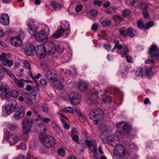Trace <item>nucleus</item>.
Returning a JSON list of instances; mask_svg holds the SVG:
<instances>
[{"mask_svg":"<svg viewBox=\"0 0 159 159\" xmlns=\"http://www.w3.org/2000/svg\"><path fill=\"white\" fill-rule=\"evenodd\" d=\"M56 45L51 41H48L45 45L41 44L35 47L36 54L39 58H44L46 54V51L49 55L53 54L56 51Z\"/></svg>","mask_w":159,"mask_h":159,"instance_id":"1","label":"nucleus"},{"mask_svg":"<svg viewBox=\"0 0 159 159\" xmlns=\"http://www.w3.org/2000/svg\"><path fill=\"white\" fill-rule=\"evenodd\" d=\"M45 76L52 86L59 89H63V86L58 80L57 74L54 71L47 70Z\"/></svg>","mask_w":159,"mask_h":159,"instance_id":"2","label":"nucleus"},{"mask_svg":"<svg viewBox=\"0 0 159 159\" xmlns=\"http://www.w3.org/2000/svg\"><path fill=\"white\" fill-rule=\"evenodd\" d=\"M104 113L100 108L95 109L91 110L89 113L90 118L93 121V123L98 125L99 121L103 118Z\"/></svg>","mask_w":159,"mask_h":159,"instance_id":"3","label":"nucleus"},{"mask_svg":"<svg viewBox=\"0 0 159 159\" xmlns=\"http://www.w3.org/2000/svg\"><path fill=\"white\" fill-rule=\"evenodd\" d=\"M4 139L8 142L10 145L16 144L20 140V137L17 135L11 134L9 131L6 130L4 131Z\"/></svg>","mask_w":159,"mask_h":159,"instance_id":"4","label":"nucleus"},{"mask_svg":"<svg viewBox=\"0 0 159 159\" xmlns=\"http://www.w3.org/2000/svg\"><path fill=\"white\" fill-rule=\"evenodd\" d=\"M17 104L16 101L13 100L11 103L6 104L5 110H3L2 115L4 116H7L16 110Z\"/></svg>","mask_w":159,"mask_h":159,"instance_id":"5","label":"nucleus"},{"mask_svg":"<svg viewBox=\"0 0 159 159\" xmlns=\"http://www.w3.org/2000/svg\"><path fill=\"white\" fill-rule=\"evenodd\" d=\"M32 120L28 118H24L21 122L22 129L23 133L27 135L30 132L32 126Z\"/></svg>","mask_w":159,"mask_h":159,"instance_id":"6","label":"nucleus"},{"mask_svg":"<svg viewBox=\"0 0 159 159\" xmlns=\"http://www.w3.org/2000/svg\"><path fill=\"white\" fill-rule=\"evenodd\" d=\"M115 147L114 151V155L116 158L121 159L125 156L126 151L124 146L121 144H115Z\"/></svg>","mask_w":159,"mask_h":159,"instance_id":"7","label":"nucleus"},{"mask_svg":"<svg viewBox=\"0 0 159 159\" xmlns=\"http://www.w3.org/2000/svg\"><path fill=\"white\" fill-rule=\"evenodd\" d=\"M27 25L28 26V31L29 34L33 36H35L37 32L38 23L33 20L30 19L27 22Z\"/></svg>","mask_w":159,"mask_h":159,"instance_id":"8","label":"nucleus"},{"mask_svg":"<svg viewBox=\"0 0 159 159\" xmlns=\"http://www.w3.org/2000/svg\"><path fill=\"white\" fill-rule=\"evenodd\" d=\"M115 47L118 50H121L122 49L120 53L121 56L122 57H125L129 52V50L128 45L125 44L123 45L120 44L119 41L116 39L113 41Z\"/></svg>","mask_w":159,"mask_h":159,"instance_id":"9","label":"nucleus"},{"mask_svg":"<svg viewBox=\"0 0 159 159\" xmlns=\"http://www.w3.org/2000/svg\"><path fill=\"white\" fill-rule=\"evenodd\" d=\"M69 98L71 103L75 106L78 105L80 102V95L76 92H72L68 94Z\"/></svg>","mask_w":159,"mask_h":159,"instance_id":"10","label":"nucleus"},{"mask_svg":"<svg viewBox=\"0 0 159 159\" xmlns=\"http://www.w3.org/2000/svg\"><path fill=\"white\" fill-rule=\"evenodd\" d=\"M25 34L24 33L19 34L18 36H14L11 38L10 43L15 47L20 46L22 44V39L24 38Z\"/></svg>","mask_w":159,"mask_h":159,"instance_id":"11","label":"nucleus"},{"mask_svg":"<svg viewBox=\"0 0 159 159\" xmlns=\"http://www.w3.org/2000/svg\"><path fill=\"white\" fill-rule=\"evenodd\" d=\"M2 90H3V91L0 93V97L2 100L10 97L11 93L9 88L5 85H3L2 82L0 81V91Z\"/></svg>","mask_w":159,"mask_h":159,"instance_id":"12","label":"nucleus"},{"mask_svg":"<svg viewBox=\"0 0 159 159\" xmlns=\"http://www.w3.org/2000/svg\"><path fill=\"white\" fill-rule=\"evenodd\" d=\"M41 141L43 144L48 148L52 147L55 144V140L52 136L45 135L42 138Z\"/></svg>","mask_w":159,"mask_h":159,"instance_id":"13","label":"nucleus"},{"mask_svg":"<svg viewBox=\"0 0 159 159\" xmlns=\"http://www.w3.org/2000/svg\"><path fill=\"white\" fill-rule=\"evenodd\" d=\"M149 54L151 57L153 59H157L159 56V49L154 45H152L150 47Z\"/></svg>","mask_w":159,"mask_h":159,"instance_id":"14","label":"nucleus"},{"mask_svg":"<svg viewBox=\"0 0 159 159\" xmlns=\"http://www.w3.org/2000/svg\"><path fill=\"white\" fill-rule=\"evenodd\" d=\"M37 40L39 41L45 42L48 39L47 34L43 30H41L39 33H37L35 35Z\"/></svg>","mask_w":159,"mask_h":159,"instance_id":"15","label":"nucleus"},{"mask_svg":"<svg viewBox=\"0 0 159 159\" xmlns=\"http://www.w3.org/2000/svg\"><path fill=\"white\" fill-rule=\"evenodd\" d=\"M104 140L107 141L109 145L115 146V144H117V143L115 142H118L119 139L116 136L111 135L106 138Z\"/></svg>","mask_w":159,"mask_h":159,"instance_id":"16","label":"nucleus"},{"mask_svg":"<svg viewBox=\"0 0 159 159\" xmlns=\"http://www.w3.org/2000/svg\"><path fill=\"white\" fill-rule=\"evenodd\" d=\"M0 23L2 25H6L9 23V18L7 14H2L0 16Z\"/></svg>","mask_w":159,"mask_h":159,"instance_id":"17","label":"nucleus"},{"mask_svg":"<svg viewBox=\"0 0 159 159\" xmlns=\"http://www.w3.org/2000/svg\"><path fill=\"white\" fill-rule=\"evenodd\" d=\"M34 46L32 45H27L25 48L24 51L25 53L28 56H31L33 55L34 51L36 53V50Z\"/></svg>","mask_w":159,"mask_h":159,"instance_id":"18","label":"nucleus"},{"mask_svg":"<svg viewBox=\"0 0 159 159\" xmlns=\"http://www.w3.org/2000/svg\"><path fill=\"white\" fill-rule=\"evenodd\" d=\"M117 127L118 128L122 127L125 133H128L131 130V128L129 127L128 124L124 122H122L117 125Z\"/></svg>","mask_w":159,"mask_h":159,"instance_id":"19","label":"nucleus"},{"mask_svg":"<svg viewBox=\"0 0 159 159\" xmlns=\"http://www.w3.org/2000/svg\"><path fill=\"white\" fill-rule=\"evenodd\" d=\"M97 97L98 98L101 97L100 98L102 100L103 102H107L106 99H105V97L106 96L108 93L106 90L105 89L101 90L100 91L98 92Z\"/></svg>","mask_w":159,"mask_h":159,"instance_id":"20","label":"nucleus"},{"mask_svg":"<svg viewBox=\"0 0 159 159\" xmlns=\"http://www.w3.org/2000/svg\"><path fill=\"white\" fill-rule=\"evenodd\" d=\"M65 33V30L62 27L57 30L52 35L53 38L56 39L61 37L62 36L63 34Z\"/></svg>","mask_w":159,"mask_h":159,"instance_id":"21","label":"nucleus"},{"mask_svg":"<svg viewBox=\"0 0 159 159\" xmlns=\"http://www.w3.org/2000/svg\"><path fill=\"white\" fill-rule=\"evenodd\" d=\"M62 25L64 26V29H65V33L67 32L66 36H68L70 35V25L69 22L66 20H63L62 22Z\"/></svg>","mask_w":159,"mask_h":159,"instance_id":"22","label":"nucleus"},{"mask_svg":"<svg viewBox=\"0 0 159 159\" xmlns=\"http://www.w3.org/2000/svg\"><path fill=\"white\" fill-rule=\"evenodd\" d=\"M25 113L22 111H16L13 115V117L15 120H19L23 118Z\"/></svg>","mask_w":159,"mask_h":159,"instance_id":"23","label":"nucleus"},{"mask_svg":"<svg viewBox=\"0 0 159 159\" xmlns=\"http://www.w3.org/2000/svg\"><path fill=\"white\" fill-rule=\"evenodd\" d=\"M74 112L77 116L78 117L79 120L82 122H84L86 120V117L81 112L78 111L77 110L75 109L74 110Z\"/></svg>","mask_w":159,"mask_h":159,"instance_id":"24","label":"nucleus"},{"mask_svg":"<svg viewBox=\"0 0 159 159\" xmlns=\"http://www.w3.org/2000/svg\"><path fill=\"white\" fill-rule=\"evenodd\" d=\"M15 81V84L19 87L20 88H23L24 87V83L23 81L24 80L22 79H18L16 78V77L15 78L13 79Z\"/></svg>","mask_w":159,"mask_h":159,"instance_id":"25","label":"nucleus"},{"mask_svg":"<svg viewBox=\"0 0 159 159\" xmlns=\"http://www.w3.org/2000/svg\"><path fill=\"white\" fill-rule=\"evenodd\" d=\"M51 4L52 8L55 11H58L61 8L60 5L56 2L52 1Z\"/></svg>","mask_w":159,"mask_h":159,"instance_id":"26","label":"nucleus"},{"mask_svg":"<svg viewBox=\"0 0 159 159\" xmlns=\"http://www.w3.org/2000/svg\"><path fill=\"white\" fill-rule=\"evenodd\" d=\"M78 132L75 130L74 129L72 131L71 138L72 140L75 142H78L79 140V138L78 136Z\"/></svg>","mask_w":159,"mask_h":159,"instance_id":"27","label":"nucleus"},{"mask_svg":"<svg viewBox=\"0 0 159 159\" xmlns=\"http://www.w3.org/2000/svg\"><path fill=\"white\" fill-rule=\"evenodd\" d=\"M151 68H148L146 67L145 70V76L147 78H150L153 76L154 73L151 70Z\"/></svg>","mask_w":159,"mask_h":159,"instance_id":"28","label":"nucleus"},{"mask_svg":"<svg viewBox=\"0 0 159 159\" xmlns=\"http://www.w3.org/2000/svg\"><path fill=\"white\" fill-rule=\"evenodd\" d=\"M38 117L39 119V120L46 123L50 122L51 121V119L50 118L44 117L41 114H39L38 115Z\"/></svg>","mask_w":159,"mask_h":159,"instance_id":"29","label":"nucleus"},{"mask_svg":"<svg viewBox=\"0 0 159 159\" xmlns=\"http://www.w3.org/2000/svg\"><path fill=\"white\" fill-rule=\"evenodd\" d=\"M78 88L79 90L81 91H84L87 89V85L84 83L80 82L79 83Z\"/></svg>","mask_w":159,"mask_h":159,"instance_id":"30","label":"nucleus"},{"mask_svg":"<svg viewBox=\"0 0 159 159\" xmlns=\"http://www.w3.org/2000/svg\"><path fill=\"white\" fill-rule=\"evenodd\" d=\"M98 13V11L95 9L91 10L89 12L88 17L91 18L92 17L96 16Z\"/></svg>","mask_w":159,"mask_h":159,"instance_id":"31","label":"nucleus"},{"mask_svg":"<svg viewBox=\"0 0 159 159\" xmlns=\"http://www.w3.org/2000/svg\"><path fill=\"white\" fill-rule=\"evenodd\" d=\"M4 70L6 72L8 75L11 77L12 79H14L15 78L16 76L12 73V71L6 68H3Z\"/></svg>","mask_w":159,"mask_h":159,"instance_id":"32","label":"nucleus"},{"mask_svg":"<svg viewBox=\"0 0 159 159\" xmlns=\"http://www.w3.org/2000/svg\"><path fill=\"white\" fill-rule=\"evenodd\" d=\"M3 64L4 66L11 67L13 65V61L11 60H7L6 58L4 61L3 62Z\"/></svg>","mask_w":159,"mask_h":159,"instance_id":"33","label":"nucleus"},{"mask_svg":"<svg viewBox=\"0 0 159 159\" xmlns=\"http://www.w3.org/2000/svg\"><path fill=\"white\" fill-rule=\"evenodd\" d=\"M66 150V149L60 148L57 150L58 154L59 155L61 156V157H63L65 155V152Z\"/></svg>","mask_w":159,"mask_h":159,"instance_id":"34","label":"nucleus"},{"mask_svg":"<svg viewBox=\"0 0 159 159\" xmlns=\"http://www.w3.org/2000/svg\"><path fill=\"white\" fill-rule=\"evenodd\" d=\"M133 29L131 28H129L126 31L127 36L128 35L131 38L134 37V36L133 33Z\"/></svg>","mask_w":159,"mask_h":159,"instance_id":"35","label":"nucleus"},{"mask_svg":"<svg viewBox=\"0 0 159 159\" xmlns=\"http://www.w3.org/2000/svg\"><path fill=\"white\" fill-rule=\"evenodd\" d=\"M126 31V29L124 27L121 28L119 30L120 34L124 37L127 36Z\"/></svg>","mask_w":159,"mask_h":159,"instance_id":"36","label":"nucleus"},{"mask_svg":"<svg viewBox=\"0 0 159 159\" xmlns=\"http://www.w3.org/2000/svg\"><path fill=\"white\" fill-rule=\"evenodd\" d=\"M137 25L138 27L140 29L145 27L144 22L141 20H138L137 21Z\"/></svg>","mask_w":159,"mask_h":159,"instance_id":"37","label":"nucleus"},{"mask_svg":"<svg viewBox=\"0 0 159 159\" xmlns=\"http://www.w3.org/2000/svg\"><path fill=\"white\" fill-rule=\"evenodd\" d=\"M143 72V70L142 68L139 67L135 72V75L137 76H140Z\"/></svg>","mask_w":159,"mask_h":159,"instance_id":"38","label":"nucleus"},{"mask_svg":"<svg viewBox=\"0 0 159 159\" xmlns=\"http://www.w3.org/2000/svg\"><path fill=\"white\" fill-rule=\"evenodd\" d=\"M63 47L61 45H58L56 47V50H57L59 52H62L63 51Z\"/></svg>","mask_w":159,"mask_h":159,"instance_id":"39","label":"nucleus"},{"mask_svg":"<svg viewBox=\"0 0 159 159\" xmlns=\"http://www.w3.org/2000/svg\"><path fill=\"white\" fill-rule=\"evenodd\" d=\"M18 148L19 149L25 150L26 148V146L25 142H21L20 145L18 146Z\"/></svg>","mask_w":159,"mask_h":159,"instance_id":"40","label":"nucleus"},{"mask_svg":"<svg viewBox=\"0 0 159 159\" xmlns=\"http://www.w3.org/2000/svg\"><path fill=\"white\" fill-rule=\"evenodd\" d=\"M13 159H30V153H28L26 158H25L23 155H19L17 158Z\"/></svg>","mask_w":159,"mask_h":159,"instance_id":"41","label":"nucleus"},{"mask_svg":"<svg viewBox=\"0 0 159 159\" xmlns=\"http://www.w3.org/2000/svg\"><path fill=\"white\" fill-rule=\"evenodd\" d=\"M42 30L45 33H49V30L48 26L44 25H42Z\"/></svg>","mask_w":159,"mask_h":159,"instance_id":"42","label":"nucleus"},{"mask_svg":"<svg viewBox=\"0 0 159 159\" xmlns=\"http://www.w3.org/2000/svg\"><path fill=\"white\" fill-rule=\"evenodd\" d=\"M154 25V24L152 21H149L146 24L145 28L146 29H148Z\"/></svg>","mask_w":159,"mask_h":159,"instance_id":"43","label":"nucleus"},{"mask_svg":"<svg viewBox=\"0 0 159 159\" xmlns=\"http://www.w3.org/2000/svg\"><path fill=\"white\" fill-rule=\"evenodd\" d=\"M111 21L110 20H103L102 21V25L104 26H109L110 25Z\"/></svg>","mask_w":159,"mask_h":159,"instance_id":"44","label":"nucleus"},{"mask_svg":"<svg viewBox=\"0 0 159 159\" xmlns=\"http://www.w3.org/2000/svg\"><path fill=\"white\" fill-rule=\"evenodd\" d=\"M43 111L46 113L48 112L49 108L47 104H44L42 107Z\"/></svg>","mask_w":159,"mask_h":159,"instance_id":"45","label":"nucleus"},{"mask_svg":"<svg viewBox=\"0 0 159 159\" xmlns=\"http://www.w3.org/2000/svg\"><path fill=\"white\" fill-rule=\"evenodd\" d=\"M63 110L65 112L69 113H72L73 111L72 108L70 107H67L64 108L63 109Z\"/></svg>","mask_w":159,"mask_h":159,"instance_id":"46","label":"nucleus"},{"mask_svg":"<svg viewBox=\"0 0 159 159\" xmlns=\"http://www.w3.org/2000/svg\"><path fill=\"white\" fill-rule=\"evenodd\" d=\"M6 54V53H3L1 55H0V61H2V62L4 61L7 58Z\"/></svg>","mask_w":159,"mask_h":159,"instance_id":"47","label":"nucleus"},{"mask_svg":"<svg viewBox=\"0 0 159 159\" xmlns=\"http://www.w3.org/2000/svg\"><path fill=\"white\" fill-rule=\"evenodd\" d=\"M82 5L80 4H79L76 6L75 11L76 12H78L82 10Z\"/></svg>","mask_w":159,"mask_h":159,"instance_id":"48","label":"nucleus"},{"mask_svg":"<svg viewBox=\"0 0 159 159\" xmlns=\"http://www.w3.org/2000/svg\"><path fill=\"white\" fill-rule=\"evenodd\" d=\"M24 66L29 70L31 69V67L30 63L27 61H25L23 62Z\"/></svg>","mask_w":159,"mask_h":159,"instance_id":"49","label":"nucleus"},{"mask_svg":"<svg viewBox=\"0 0 159 159\" xmlns=\"http://www.w3.org/2000/svg\"><path fill=\"white\" fill-rule=\"evenodd\" d=\"M130 11L128 9H125L124 10L122 13V15L123 16L127 17L130 13Z\"/></svg>","mask_w":159,"mask_h":159,"instance_id":"50","label":"nucleus"},{"mask_svg":"<svg viewBox=\"0 0 159 159\" xmlns=\"http://www.w3.org/2000/svg\"><path fill=\"white\" fill-rule=\"evenodd\" d=\"M11 95H12V96L13 98H16L17 97H18L19 95V93L18 91L16 90H14L13 91L12 93H11Z\"/></svg>","mask_w":159,"mask_h":159,"instance_id":"51","label":"nucleus"},{"mask_svg":"<svg viewBox=\"0 0 159 159\" xmlns=\"http://www.w3.org/2000/svg\"><path fill=\"white\" fill-rule=\"evenodd\" d=\"M98 28V25L97 24H93L92 26V30L94 32H96Z\"/></svg>","mask_w":159,"mask_h":159,"instance_id":"52","label":"nucleus"},{"mask_svg":"<svg viewBox=\"0 0 159 159\" xmlns=\"http://www.w3.org/2000/svg\"><path fill=\"white\" fill-rule=\"evenodd\" d=\"M89 93L90 95H94L96 96H97V94H98V92H96L95 90L94 89H91L89 92Z\"/></svg>","mask_w":159,"mask_h":159,"instance_id":"53","label":"nucleus"},{"mask_svg":"<svg viewBox=\"0 0 159 159\" xmlns=\"http://www.w3.org/2000/svg\"><path fill=\"white\" fill-rule=\"evenodd\" d=\"M51 125L53 128L55 130H57L59 128L58 125L54 122L52 121Z\"/></svg>","mask_w":159,"mask_h":159,"instance_id":"54","label":"nucleus"},{"mask_svg":"<svg viewBox=\"0 0 159 159\" xmlns=\"http://www.w3.org/2000/svg\"><path fill=\"white\" fill-rule=\"evenodd\" d=\"M113 19L116 22H118L120 21L122 18L119 16H115L113 17Z\"/></svg>","mask_w":159,"mask_h":159,"instance_id":"55","label":"nucleus"},{"mask_svg":"<svg viewBox=\"0 0 159 159\" xmlns=\"http://www.w3.org/2000/svg\"><path fill=\"white\" fill-rule=\"evenodd\" d=\"M127 55L125 56L127 61L129 62H132L133 61V60L132 57L130 56H127Z\"/></svg>","mask_w":159,"mask_h":159,"instance_id":"56","label":"nucleus"},{"mask_svg":"<svg viewBox=\"0 0 159 159\" xmlns=\"http://www.w3.org/2000/svg\"><path fill=\"white\" fill-rule=\"evenodd\" d=\"M113 91H114V93L115 94H117L119 93L120 95H122V94L123 93L122 92H120V91L119 89H118L117 88L114 89H113Z\"/></svg>","mask_w":159,"mask_h":159,"instance_id":"57","label":"nucleus"},{"mask_svg":"<svg viewBox=\"0 0 159 159\" xmlns=\"http://www.w3.org/2000/svg\"><path fill=\"white\" fill-rule=\"evenodd\" d=\"M105 99H106V101L107 102H103L104 103H109L111 102V97L109 96L108 95H107V96L105 97Z\"/></svg>","mask_w":159,"mask_h":159,"instance_id":"58","label":"nucleus"},{"mask_svg":"<svg viewBox=\"0 0 159 159\" xmlns=\"http://www.w3.org/2000/svg\"><path fill=\"white\" fill-rule=\"evenodd\" d=\"M143 16L145 18H147L148 17L149 14L146 9H144L143 11Z\"/></svg>","mask_w":159,"mask_h":159,"instance_id":"59","label":"nucleus"},{"mask_svg":"<svg viewBox=\"0 0 159 159\" xmlns=\"http://www.w3.org/2000/svg\"><path fill=\"white\" fill-rule=\"evenodd\" d=\"M107 127L106 125L103 126L101 129V130L103 134L106 132L107 131Z\"/></svg>","mask_w":159,"mask_h":159,"instance_id":"60","label":"nucleus"},{"mask_svg":"<svg viewBox=\"0 0 159 159\" xmlns=\"http://www.w3.org/2000/svg\"><path fill=\"white\" fill-rule=\"evenodd\" d=\"M25 102L29 105H32L33 102L29 98H27L25 100Z\"/></svg>","mask_w":159,"mask_h":159,"instance_id":"61","label":"nucleus"},{"mask_svg":"<svg viewBox=\"0 0 159 159\" xmlns=\"http://www.w3.org/2000/svg\"><path fill=\"white\" fill-rule=\"evenodd\" d=\"M94 5H97L98 6H100L102 4L101 2L97 0L94 1L93 2Z\"/></svg>","mask_w":159,"mask_h":159,"instance_id":"62","label":"nucleus"},{"mask_svg":"<svg viewBox=\"0 0 159 159\" xmlns=\"http://www.w3.org/2000/svg\"><path fill=\"white\" fill-rule=\"evenodd\" d=\"M87 145L90 148L92 146V143L91 141L89 140H87L86 142Z\"/></svg>","mask_w":159,"mask_h":159,"instance_id":"63","label":"nucleus"},{"mask_svg":"<svg viewBox=\"0 0 159 159\" xmlns=\"http://www.w3.org/2000/svg\"><path fill=\"white\" fill-rule=\"evenodd\" d=\"M40 84L42 85H45L47 84V82L44 79H42L40 80Z\"/></svg>","mask_w":159,"mask_h":159,"instance_id":"64","label":"nucleus"}]
</instances>
